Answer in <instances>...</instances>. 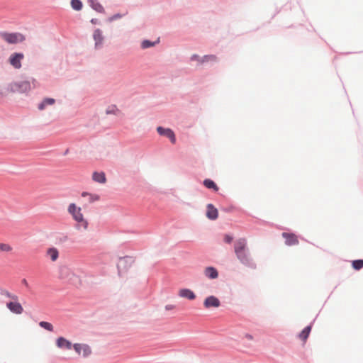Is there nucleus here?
<instances>
[{
    "instance_id": "obj_1",
    "label": "nucleus",
    "mask_w": 363,
    "mask_h": 363,
    "mask_svg": "<svg viewBox=\"0 0 363 363\" xmlns=\"http://www.w3.org/2000/svg\"><path fill=\"white\" fill-rule=\"evenodd\" d=\"M234 250L237 258L242 265L251 269L257 268V264L251 257L245 238H240L235 242Z\"/></svg>"
},
{
    "instance_id": "obj_2",
    "label": "nucleus",
    "mask_w": 363,
    "mask_h": 363,
    "mask_svg": "<svg viewBox=\"0 0 363 363\" xmlns=\"http://www.w3.org/2000/svg\"><path fill=\"white\" fill-rule=\"evenodd\" d=\"M68 212L71 214L75 221L77 223H82V226L84 229H86L88 227V222L84 220L83 214L82 213L81 208L77 207L76 204L72 203L69 205Z\"/></svg>"
},
{
    "instance_id": "obj_3",
    "label": "nucleus",
    "mask_w": 363,
    "mask_h": 363,
    "mask_svg": "<svg viewBox=\"0 0 363 363\" xmlns=\"http://www.w3.org/2000/svg\"><path fill=\"white\" fill-rule=\"evenodd\" d=\"M134 261V258L130 256H124L119 257L118 262L117 263L118 276L121 277L123 272L127 271L130 267Z\"/></svg>"
},
{
    "instance_id": "obj_4",
    "label": "nucleus",
    "mask_w": 363,
    "mask_h": 363,
    "mask_svg": "<svg viewBox=\"0 0 363 363\" xmlns=\"http://www.w3.org/2000/svg\"><path fill=\"white\" fill-rule=\"evenodd\" d=\"M3 39L8 43L14 44L23 42L25 37L21 33H3L1 35Z\"/></svg>"
},
{
    "instance_id": "obj_5",
    "label": "nucleus",
    "mask_w": 363,
    "mask_h": 363,
    "mask_svg": "<svg viewBox=\"0 0 363 363\" xmlns=\"http://www.w3.org/2000/svg\"><path fill=\"white\" fill-rule=\"evenodd\" d=\"M24 58L23 53H13L9 57V61L11 66L15 69H20L21 67V61Z\"/></svg>"
},
{
    "instance_id": "obj_6",
    "label": "nucleus",
    "mask_w": 363,
    "mask_h": 363,
    "mask_svg": "<svg viewBox=\"0 0 363 363\" xmlns=\"http://www.w3.org/2000/svg\"><path fill=\"white\" fill-rule=\"evenodd\" d=\"M30 84L26 81L15 83L11 85V91L13 92L18 91L21 93H26L30 91Z\"/></svg>"
},
{
    "instance_id": "obj_7",
    "label": "nucleus",
    "mask_w": 363,
    "mask_h": 363,
    "mask_svg": "<svg viewBox=\"0 0 363 363\" xmlns=\"http://www.w3.org/2000/svg\"><path fill=\"white\" fill-rule=\"evenodd\" d=\"M220 302L219 299L215 296H209L204 300L203 306L205 308H208L211 307H219Z\"/></svg>"
},
{
    "instance_id": "obj_8",
    "label": "nucleus",
    "mask_w": 363,
    "mask_h": 363,
    "mask_svg": "<svg viewBox=\"0 0 363 363\" xmlns=\"http://www.w3.org/2000/svg\"><path fill=\"white\" fill-rule=\"evenodd\" d=\"M6 307L14 314H21L23 311L21 304L17 301H10L6 303Z\"/></svg>"
},
{
    "instance_id": "obj_9",
    "label": "nucleus",
    "mask_w": 363,
    "mask_h": 363,
    "mask_svg": "<svg viewBox=\"0 0 363 363\" xmlns=\"http://www.w3.org/2000/svg\"><path fill=\"white\" fill-rule=\"evenodd\" d=\"M157 133L160 135L165 136L168 138L172 143H174L176 141L175 135L174 132L169 128H164L162 127H158L157 128Z\"/></svg>"
},
{
    "instance_id": "obj_10",
    "label": "nucleus",
    "mask_w": 363,
    "mask_h": 363,
    "mask_svg": "<svg viewBox=\"0 0 363 363\" xmlns=\"http://www.w3.org/2000/svg\"><path fill=\"white\" fill-rule=\"evenodd\" d=\"M282 237L285 238V244L288 246L297 245L298 243L297 237L294 233L284 232L282 233Z\"/></svg>"
},
{
    "instance_id": "obj_11",
    "label": "nucleus",
    "mask_w": 363,
    "mask_h": 363,
    "mask_svg": "<svg viewBox=\"0 0 363 363\" xmlns=\"http://www.w3.org/2000/svg\"><path fill=\"white\" fill-rule=\"evenodd\" d=\"M56 345L58 348L64 350H70L72 347V342L64 337H60L56 340Z\"/></svg>"
},
{
    "instance_id": "obj_12",
    "label": "nucleus",
    "mask_w": 363,
    "mask_h": 363,
    "mask_svg": "<svg viewBox=\"0 0 363 363\" xmlns=\"http://www.w3.org/2000/svg\"><path fill=\"white\" fill-rule=\"evenodd\" d=\"M206 208V217L211 220H216L218 216L217 208L212 203H208Z\"/></svg>"
},
{
    "instance_id": "obj_13",
    "label": "nucleus",
    "mask_w": 363,
    "mask_h": 363,
    "mask_svg": "<svg viewBox=\"0 0 363 363\" xmlns=\"http://www.w3.org/2000/svg\"><path fill=\"white\" fill-rule=\"evenodd\" d=\"M93 38L95 41V47L96 48H100L104 41V36L102 31L100 29H96L93 33Z\"/></svg>"
},
{
    "instance_id": "obj_14",
    "label": "nucleus",
    "mask_w": 363,
    "mask_h": 363,
    "mask_svg": "<svg viewBox=\"0 0 363 363\" xmlns=\"http://www.w3.org/2000/svg\"><path fill=\"white\" fill-rule=\"evenodd\" d=\"M179 296L182 298H186L189 300H194L196 298V295L193 291L189 289H182L179 290Z\"/></svg>"
},
{
    "instance_id": "obj_15",
    "label": "nucleus",
    "mask_w": 363,
    "mask_h": 363,
    "mask_svg": "<svg viewBox=\"0 0 363 363\" xmlns=\"http://www.w3.org/2000/svg\"><path fill=\"white\" fill-rule=\"evenodd\" d=\"M204 274L206 277L214 279L218 277V272L214 267H207L204 270Z\"/></svg>"
},
{
    "instance_id": "obj_16",
    "label": "nucleus",
    "mask_w": 363,
    "mask_h": 363,
    "mask_svg": "<svg viewBox=\"0 0 363 363\" xmlns=\"http://www.w3.org/2000/svg\"><path fill=\"white\" fill-rule=\"evenodd\" d=\"M92 179L99 184H104L106 181L105 173L104 172H94Z\"/></svg>"
},
{
    "instance_id": "obj_17",
    "label": "nucleus",
    "mask_w": 363,
    "mask_h": 363,
    "mask_svg": "<svg viewBox=\"0 0 363 363\" xmlns=\"http://www.w3.org/2000/svg\"><path fill=\"white\" fill-rule=\"evenodd\" d=\"M313 322H314V320L310 325H308L306 327H305L302 330V331L298 334V337H299V338L301 340L305 341L308 337L309 334H310V333L311 331L312 324H313Z\"/></svg>"
},
{
    "instance_id": "obj_18",
    "label": "nucleus",
    "mask_w": 363,
    "mask_h": 363,
    "mask_svg": "<svg viewBox=\"0 0 363 363\" xmlns=\"http://www.w3.org/2000/svg\"><path fill=\"white\" fill-rule=\"evenodd\" d=\"M89 3L90 6H91L94 10H95L96 11H97V12H99V13H105L104 8V7H103V6H102L99 2H98L97 1H96V0H89Z\"/></svg>"
},
{
    "instance_id": "obj_19",
    "label": "nucleus",
    "mask_w": 363,
    "mask_h": 363,
    "mask_svg": "<svg viewBox=\"0 0 363 363\" xmlns=\"http://www.w3.org/2000/svg\"><path fill=\"white\" fill-rule=\"evenodd\" d=\"M203 184L209 189H213L214 191H218L219 188L217 184L211 179H206L203 182Z\"/></svg>"
},
{
    "instance_id": "obj_20",
    "label": "nucleus",
    "mask_w": 363,
    "mask_h": 363,
    "mask_svg": "<svg viewBox=\"0 0 363 363\" xmlns=\"http://www.w3.org/2000/svg\"><path fill=\"white\" fill-rule=\"evenodd\" d=\"M47 255L50 257L52 261H56L59 257V252L55 247L48 248Z\"/></svg>"
},
{
    "instance_id": "obj_21",
    "label": "nucleus",
    "mask_w": 363,
    "mask_h": 363,
    "mask_svg": "<svg viewBox=\"0 0 363 363\" xmlns=\"http://www.w3.org/2000/svg\"><path fill=\"white\" fill-rule=\"evenodd\" d=\"M82 197H88V201L89 203H94L96 201H99L100 199V196L97 194H92L90 193H88L86 191H84L82 193Z\"/></svg>"
},
{
    "instance_id": "obj_22",
    "label": "nucleus",
    "mask_w": 363,
    "mask_h": 363,
    "mask_svg": "<svg viewBox=\"0 0 363 363\" xmlns=\"http://www.w3.org/2000/svg\"><path fill=\"white\" fill-rule=\"evenodd\" d=\"M55 104V99L52 98L45 99L41 104H39L38 108L43 110L47 105H52Z\"/></svg>"
},
{
    "instance_id": "obj_23",
    "label": "nucleus",
    "mask_w": 363,
    "mask_h": 363,
    "mask_svg": "<svg viewBox=\"0 0 363 363\" xmlns=\"http://www.w3.org/2000/svg\"><path fill=\"white\" fill-rule=\"evenodd\" d=\"M217 61V57L213 55H205L204 57L199 58V63L203 64L207 62H216Z\"/></svg>"
},
{
    "instance_id": "obj_24",
    "label": "nucleus",
    "mask_w": 363,
    "mask_h": 363,
    "mask_svg": "<svg viewBox=\"0 0 363 363\" xmlns=\"http://www.w3.org/2000/svg\"><path fill=\"white\" fill-rule=\"evenodd\" d=\"M0 294L1 296H4L7 298H11L13 300H17L18 296L16 295H14L11 293H10L9 291L4 289H0Z\"/></svg>"
},
{
    "instance_id": "obj_25",
    "label": "nucleus",
    "mask_w": 363,
    "mask_h": 363,
    "mask_svg": "<svg viewBox=\"0 0 363 363\" xmlns=\"http://www.w3.org/2000/svg\"><path fill=\"white\" fill-rule=\"evenodd\" d=\"M352 266L355 270H360L363 268V259H355L352 262Z\"/></svg>"
},
{
    "instance_id": "obj_26",
    "label": "nucleus",
    "mask_w": 363,
    "mask_h": 363,
    "mask_svg": "<svg viewBox=\"0 0 363 363\" xmlns=\"http://www.w3.org/2000/svg\"><path fill=\"white\" fill-rule=\"evenodd\" d=\"M71 6L76 11H80L82 9V3L80 0H72Z\"/></svg>"
},
{
    "instance_id": "obj_27",
    "label": "nucleus",
    "mask_w": 363,
    "mask_h": 363,
    "mask_svg": "<svg viewBox=\"0 0 363 363\" xmlns=\"http://www.w3.org/2000/svg\"><path fill=\"white\" fill-rule=\"evenodd\" d=\"M39 325H40L41 328H44V329H45V330H48V331H50V332L53 331V326H52V325L50 323H49V322H47V321H40V322L39 323Z\"/></svg>"
},
{
    "instance_id": "obj_28",
    "label": "nucleus",
    "mask_w": 363,
    "mask_h": 363,
    "mask_svg": "<svg viewBox=\"0 0 363 363\" xmlns=\"http://www.w3.org/2000/svg\"><path fill=\"white\" fill-rule=\"evenodd\" d=\"M82 349V356L84 357H87L91 354V349L88 345L83 344V347Z\"/></svg>"
},
{
    "instance_id": "obj_29",
    "label": "nucleus",
    "mask_w": 363,
    "mask_h": 363,
    "mask_svg": "<svg viewBox=\"0 0 363 363\" xmlns=\"http://www.w3.org/2000/svg\"><path fill=\"white\" fill-rule=\"evenodd\" d=\"M158 42H159V40H157V41H156V42H151L150 40H143L142 42L141 47L143 49H146V48H148L150 47L154 46Z\"/></svg>"
},
{
    "instance_id": "obj_30",
    "label": "nucleus",
    "mask_w": 363,
    "mask_h": 363,
    "mask_svg": "<svg viewBox=\"0 0 363 363\" xmlns=\"http://www.w3.org/2000/svg\"><path fill=\"white\" fill-rule=\"evenodd\" d=\"M69 240V238H68V236L65 234H61L57 237V241L61 244L67 242Z\"/></svg>"
},
{
    "instance_id": "obj_31",
    "label": "nucleus",
    "mask_w": 363,
    "mask_h": 363,
    "mask_svg": "<svg viewBox=\"0 0 363 363\" xmlns=\"http://www.w3.org/2000/svg\"><path fill=\"white\" fill-rule=\"evenodd\" d=\"M11 250L12 248L9 245L0 243V252H9Z\"/></svg>"
},
{
    "instance_id": "obj_32",
    "label": "nucleus",
    "mask_w": 363,
    "mask_h": 363,
    "mask_svg": "<svg viewBox=\"0 0 363 363\" xmlns=\"http://www.w3.org/2000/svg\"><path fill=\"white\" fill-rule=\"evenodd\" d=\"M72 347L78 354H80L81 351L82 350V348L83 347V344L74 343L72 345Z\"/></svg>"
},
{
    "instance_id": "obj_33",
    "label": "nucleus",
    "mask_w": 363,
    "mask_h": 363,
    "mask_svg": "<svg viewBox=\"0 0 363 363\" xmlns=\"http://www.w3.org/2000/svg\"><path fill=\"white\" fill-rule=\"evenodd\" d=\"M118 111V109L116 108V106H112L111 107H109L106 110V113L107 114H110V113L116 114Z\"/></svg>"
},
{
    "instance_id": "obj_34",
    "label": "nucleus",
    "mask_w": 363,
    "mask_h": 363,
    "mask_svg": "<svg viewBox=\"0 0 363 363\" xmlns=\"http://www.w3.org/2000/svg\"><path fill=\"white\" fill-rule=\"evenodd\" d=\"M233 240V236H231V235H230L228 234L225 235V237H224V242H225L230 244V243L232 242Z\"/></svg>"
},
{
    "instance_id": "obj_35",
    "label": "nucleus",
    "mask_w": 363,
    "mask_h": 363,
    "mask_svg": "<svg viewBox=\"0 0 363 363\" xmlns=\"http://www.w3.org/2000/svg\"><path fill=\"white\" fill-rule=\"evenodd\" d=\"M121 16H121V14H116V15H114V16H113L110 17V18L108 19V21L109 22H111V21H114V20H116V19H118V18H121Z\"/></svg>"
},
{
    "instance_id": "obj_36",
    "label": "nucleus",
    "mask_w": 363,
    "mask_h": 363,
    "mask_svg": "<svg viewBox=\"0 0 363 363\" xmlns=\"http://www.w3.org/2000/svg\"><path fill=\"white\" fill-rule=\"evenodd\" d=\"M21 283L27 288L28 290H30V285L26 279H23L21 280Z\"/></svg>"
},
{
    "instance_id": "obj_37",
    "label": "nucleus",
    "mask_w": 363,
    "mask_h": 363,
    "mask_svg": "<svg viewBox=\"0 0 363 363\" xmlns=\"http://www.w3.org/2000/svg\"><path fill=\"white\" fill-rule=\"evenodd\" d=\"M199 58H201L199 55H194L192 57H191V60H196L199 62Z\"/></svg>"
},
{
    "instance_id": "obj_38",
    "label": "nucleus",
    "mask_w": 363,
    "mask_h": 363,
    "mask_svg": "<svg viewBox=\"0 0 363 363\" xmlns=\"http://www.w3.org/2000/svg\"><path fill=\"white\" fill-rule=\"evenodd\" d=\"M174 308V306H173V305H166V306H165V309H166L167 311L172 310V309H173Z\"/></svg>"
},
{
    "instance_id": "obj_39",
    "label": "nucleus",
    "mask_w": 363,
    "mask_h": 363,
    "mask_svg": "<svg viewBox=\"0 0 363 363\" xmlns=\"http://www.w3.org/2000/svg\"><path fill=\"white\" fill-rule=\"evenodd\" d=\"M91 23H93V24H96V23H98V19L97 18H92L91 20Z\"/></svg>"
},
{
    "instance_id": "obj_40",
    "label": "nucleus",
    "mask_w": 363,
    "mask_h": 363,
    "mask_svg": "<svg viewBox=\"0 0 363 363\" xmlns=\"http://www.w3.org/2000/svg\"><path fill=\"white\" fill-rule=\"evenodd\" d=\"M245 337L249 339V340H252V336L250 335V334H246L245 335Z\"/></svg>"
}]
</instances>
